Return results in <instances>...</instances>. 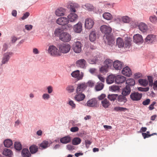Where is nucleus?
<instances>
[{
    "instance_id": "8fccbe9b",
    "label": "nucleus",
    "mask_w": 157,
    "mask_h": 157,
    "mask_svg": "<svg viewBox=\"0 0 157 157\" xmlns=\"http://www.w3.org/2000/svg\"><path fill=\"white\" fill-rule=\"evenodd\" d=\"M139 83L141 85L146 86L148 84V81L146 79H140L139 80Z\"/></svg>"
},
{
    "instance_id": "c85d7f7f",
    "label": "nucleus",
    "mask_w": 157,
    "mask_h": 157,
    "mask_svg": "<svg viewBox=\"0 0 157 157\" xmlns=\"http://www.w3.org/2000/svg\"><path fill=\"white\" fill-rule=\"evenodd\" d=\"M21 154L23 157H31V154L27 148H24L22 149Z\"/></svg>"
},
{
    "instance_id": "13d9d810",
    "label": "nucleus",
    "mask_w": 157,
    "mask_h": 157,
    "mask_svg": "<svg viewBox=\"0 0 157 157\" xmlns=\"http://www.w3.org/2000/svg\"><path fill=\"white\" fill-rule=\"evenodd\" d=\"M86 84L87 85V87L88 86L90 87H92L94 85V83L91 80L89 81L88 82L86 83Z\"/></svg>"
},
{
    "instance_id": "9b49d317",
    "label": "nucleus",
    "mask_w": 157,
    "mask_h": 157,
    "mask_svg": "<svg viewBox=\"0 0 157 157\" xmlns=\"http://www.w3.org/2000/svg\"><path fill=\"white\" fill-rule=\"evenodd\" d=\"M100 30L102 33L107 34H110L112 30L110 27L106 25H103L100 27Z\"/></svg>"
},
{
    "instance_id": "2eb2a0df",
    "label": "nucleus",
    "mask_w": 157,
    "mask_h": 157,
    "mask_svg": "<svg viewBox=\"0 0 157 157\" xmlns=\"http://www.w3.org/2000/svg\"><path fill=\"white\" fill-rule=\"evenodd\" d=\"M73 29L76 33H80L82 30V24L81 22L79 21L74 26Z\"/></svg>"
},
{
    "instance_id": "4d7b16f0",
    "label": "nucleus",
    "mask_w": 157,
    "mask_h": 157,
    "mask_svg": "<svg viewBox=\"0 0 157 157\" xmlns=\"http://www.w3.org/2000/svg\"><path fill=\"white\" fill-rule=\"evenodd\" d=\"M61 29L59 28H58L56 29L55 31L54 34L56 36H60L61 34Z\"/></svg>"
},
{
    "instance_id": "aec40b11",
    "label": "nucleus",
    "mask_w": 157,
    "mask_h": 157,
    "mask_svg": "<svg viewBox=\"0 0 157 157\" xmlns=\"http://www.w3.org/2000/svg\"><path fill=\"white\" fill-rule=\"evenodd\" d=\"M125 96H126L122 94V95H117V100L118 102L124 104L126 103L127 101V99Z\"/></svg>"
},
{
    "instance_id": "4468645a",
    "label": "nucleus",
    "mask_w": 157,
    "mask_h": 157,
    "mask_svg": "<svg viewBox=\"0 0 157 157\" xmlns=\"http://www.w3.org/2000/svg\"><path fill=\"white\" fill-rule=\"evenodd\" d=\"M102 59V57L100 55H97L93 59H89V62L91 64H95L98 61H101Z\"/></svg>"
},
{
    "instance_id": "774afa93",
    "label": "nucleus",
    "mask_w": 157,
    "mask_h": 157,
    "mask_svg": "<svg viewBox=\"0 0 157 157\" xmlns=\"http://www.w3.org/2000/svg\"><path fill=\"white\" fill-rule=\"evenodd\" d=\"M153 89L154 90H157V80L155 81L152 84Z\"/></svg>"
},
{
    "instance_id": "603ef678",
    "label": "nucleus",
    "mask_w": 157,
    "mask_h": 157,
    "mask_svg": "<svg viewBox=\"0 0 157 157\" xmlns=\"http://www.w3.org/2000/svg\"><path fill=\"white\" fill-rule=\"evenodd\" d=\"M108 68V67L104 65L103 66H102L100 68V71L102 73L106 72Z\"/></svg>"
},
{
    "instance_id": "473e14b6",
    "label": "nucleus",
    "mask_w": 157,
    "mask_h": 157,
    "mask_svg": "<svg viewBox=\"0 0 157 157\" xmlns=\"http://www.w3.org/2000/svg\"><path fill=\"white\" fill-rule=\"evenodd\" d=\"M117 45L119 48H123L124 46L123 40L120 37H119L117 40Z\"/></svg>"
},
{
    "instance_id": "09e8293b",
    "label": "nucleus",
    "mask_w": 157,
    "mask_h": 157,
    "mask_svg": "<svg viewBox=\"0 0 157 157\" xmlns=\"http://www.w3.org/2000/svg\"><path fill=\"white\" fill-rule=\"evenodd\" d=\"M86 9L88 11H92L94 9V6L90 3H86L85 5Z\"/></svg>"
},
{
    "instance_id": "6ab92c4d",
    "label": "nucleus",
    "mask_w": 157,
    "mask_h": 157,
    "mask_svg": "<svg viewBox=\"0 0 157 157\" xmlns=\"http://www.w3.org/2000/svg\"><path fill=\"white\" fill-rule=\"evenodd\" d=\"M86 61L84 59H81L76 61V66L78 67L84 68L85 67Z\"/></svg>"
},
{
    "instance_id": "052dcab7",
    "label": "nucleus",
    "mask_w": 157,
    "mask_h": 157,
    "mask_svg": "<svg viewBox=\"0 0 157 157\" xmlns=\"http://www.w3.org/2000/svg\"><path fill=\"white\" fill-rule=\"evenodd\" d=\"M139 90L142 92H147L149 90V87L142 88L140 87L138 88Z\"/></svg>"
},
{
    "instance_id": "58836bf2",
    "label": "nucleus",
    "mask_w": 157,
    "mask_h": 157,
    "mask_svg": "<svg viewBox=\"0 0 157 157\" xmlns=\"http://www.w3.org/2000/svg\"><path fill=\"white\" fill-rule=\"evenodd\" d=\"M96 33L95 31L91 32L89 35V39L91 41L94 42L96 39Z\"/></svg>"
},
{
    "instance_id": "72a5a7b5",
    "label": "nucleus",
    "mask_w": 157,
    "mask_h": 157,
    "mask_svg": "<svg viewBox=\"0 0 157 157\" xmlns=\"http://www.w3.org/2000/svg\"><path fill=\"white\" fill-rule=\"evenodd\" d=\"M116 77L114 75H110L108 76L106 79V82L108 84L113 83L114 80H115Z\"/></svg>"
},
{
    "instance_id": "f3484780",
    "label": "nucleus",
    "mask_w": 157,
    "mask_h": 157,
    "mask_svg": "<svg viewBox=\"0 0 157 157\" xmlns=\"http://www.w3.org/2000/svg\"><path fill=\"white\" fill-rule=\"evenodd\" d=\"M85 95L82 93H77L75 97V100L77 101H80L84 100L85 98Z\"/></svg>"
},
{
    "instance_id": "39448f33",
    "label": "nucleus",
    "mask_w": 157,
    "mask_h": 157,
    "mask_svg": "<svg viewBox=\"0 0 157 157\" xmlns=\"http://www.w3.org/2000/svg\"><path fill=\"white\" fill-rule=\"evenodd\" d=\"M82 44L79 41H77L73 44V51L76 53H79L82 51Z\"/></svg>"
},
{
    "instance_id": "a19ab883",
    "label": "nucleus",
    "mask_w": 157,
    "mask_h": 157,
    "mask_svg": "<svg viewBox=\"0 0 157 157\" xmlns=\"http://www.w3.org/2000/svg\"><path fill=\"white\" fill-rule=\"evenodd\" d=\"M128 110L127 108L119 106L115 107L113 109V110L116 112H125Z\"/></svg>"
},
{
    "instance_id": "338daca9",
    "label": "nucleus",
    "mask_w": 157,
    "mask_h": 157,
    "mask_svg": "<svg viewBox=\"0 0 157 157\" xmlns=\"http://www.w3.org/2000/svg\"><path fill=\"white\" fill-rule=\"evenodd\" d=\"M78 130L79 128L77 127H73L71 128L70 129L71 131L72 132H76L78 131Z\"/></svg>"
},
{
    "instance_id": "393cba45",
    "label": "nucleus",
    "mask_w": 157,
    "mask_h": 157,
    "mask_svg": "<svg viewBox=\"0 0 157 157\" xmlns=\"http://www.w3.org/2000/svg\"><path fill=\"white\" fill-rule=\"evenodd\" d=\"M65 12V9L60 7L56 10L55 14L58 16H61L64 15Z\"/></svg>"
},
{
    "instance_id": "a211bd4d",
    "label": "nucleus",
    "mask_w": 157,
    "mask_h": 157,
    "mask_svg": "<svg viewBox=\"0 0 157 157\" xmlns=\"http://www.w3.org/2000/svg\"><path fill=\"white\" fill-rule=\"evenodd\" d=\"M122 74L127 76L129 77L132 74V72L129 68L126 66L124 68L122 71Z\"/></svg>"
},
{
    "instance_id": "2f4dec72",
    "label": "nucleus",
    "mask_w": 157,
    "mask_h": 157,
    "mask_svg": "<svg viewBox=\"0 0 157 157\" xmlns=\"http://www.w3.org/2000/svg\"><path fill=\"white\" fill-rule=\"evenodd\" d=\"M101 103L102 106L105 108H108L111 105L110 103L106 98H105L102 101Z\"/></svg>"
},
{
    "instance_id": "f03ea898",
    "label": "nucleus",
    "mask_w": 157,
    "mask_h": 157,
    "mask_svg": "<svg viewBox=\"0 0 157 157\" xmlns=\"http://www.w3.org/2000/svg\"><path fill=\"white\" fill-rule=\"evenodd\" d=\"M48 53L51 55L54 56H58L61 55V53L58 51V49L55 46H50L48 49Z\"/></svg>"
},
{
    "instance_id": "f8f14e48",
    "label": "nucleus",
    "mask_w": 157,
    "mask_h": 157,
    "mask_svg": "<svg viewBox=\"0 0 157 157\" xmlns=\"http://www.w3.org/2000/svg\"><path fill=\"white\" fill-rule=\"evenodd\" d=\"M87 87V86L85 82L78 84L76 89V93H82Z\"/></svg>"
},
{
    "instance_id": "ddd939ff",
    "label": "nucleus",
    "mask_w": 157,
    "mask_h": 157,
    "mask_svg": "<svg viewBox=\"0 0 157 157\" xmlns=\"http://www.w3.org/2000/svg\"><path fill=\"white\" fill-rule=\"evenodd\" d=\"M133 41L136 44L142 43L143 42L142 36L138 34H136L133 36Z\"/></svg>"
},
{
    "instance_id": "5fc2aeb1",
    "label": "nucleus",
    "mask_w": 157,
    "mask_h": 157,
    "mask_svg": "<svg viewBox=\"0 0 157 157\" xmlns=\"http://www.w3.org/2000/svg\"><path fill=\"white\" fill-rule=\"evenodd\" d=\"M147 78L149 81V85L150 86H152L153 83V78L152 76H147Z\"/></svg>"
},
{
    "instance_id": "7c9ffc66",
    "label": "nucleus",
    "mask_w": 157,
    "mask_h": 157,
    "mask_svg": "<svg viewBox=\"0 0 157 157\" xmlns=\"http://www.w3.org/2000/svg\"><path fill=\"white\" fill-rule=\"evenodd\" d=\"M3 154L6 156L10 157L13 155V152L10 149L6 148L3 150Z\"/></svg>"
},
{
    "instance_id": "bf43d9fd",
    "label": "nucleus",
    "mask_w": 157,
    "mask_h": 157,
    "mask_svg": "<svg viewBox=\"0 0 157 157\" xmlns=\"http://www.w3.org/2000/svg\"><path fill=\"white\" fill-rule=\"evenodd\" d=\"M30 15V13L28 12H26L24 13L23 16L21 18L22 20H25Z\"/></svg>"
},
{
    "instance_id": "4be33fe9",
    "label": "nucleus",
    "mask_w": 157,
    "mask_h": 157,
    "mask_svg": "<svg viewBox=\"0 0 157 157\" xmlns=\"http://www.w3.org/2000/svg\"><path fill=\"white\" fill-rule=\"evenodd\" d=\"M139 30L143 33L147 32V30L148 27L147 25L144 22H141L138 25Z\"/></svg>"
},
{
    "instance_id": "69168bd1",
    "label": "nucleus",
    "mask_w": 157,
    "mask_h": 157,
    "mask_svg": "<svg viewBox=\"0 0 157 157\" xmlns=\"http://www.w3.org/2000/svg\"><path fill=\"white\" fill-rule=\"evenodd\" d=\"M67 149L69 151H73L75 149L74 146L70 144H68L67 146Z\"/></svg>"
},
{
    "instance_id": "f704fd0d",
    "label": "nucleus",
    "mask_w": 157,
    "mask_h": 157,
    "mask_svg": "<svg viewBox=\"0 0 157 157\" xmlns=\"http://www.w3.org/2000/svg\"><path fill=\"white\" fill-rule=\"evenodd\" d=\"M102 17L105 19L107 20H110L112 19V14L108 12H105L102 14Z\"/></svg>"
},
{
    "instance_id": "0eeeda50",
    "label": "nucleus",
    "mask_w": 157,
    "mask_h": 157,
    "mask_svg": "<svg viewBox=\"0 0 157 157\" xmlns=\"http://www.w3.org/2000/svg\"><path fill=\"white\" fill-rule=\"evenodd\" d=\"M56 23L60 25H65L69 23L68 20L66 17H60L59 18L56 20Z\"/></svg>"
},
{
    "instance_id": "6e6d98bb",
    "label": "nucleus",
    "mask_w": 157,
    "mask_h": 157,
    "mask_svg": "<svg viewBox=\"0 0 157 157\" xmlns=\"http://www.w3.org/2000/svg\"><path fill=\"white\" fill-rule=\"evenodd\" d=\"M68 104L71 107L72 109H74L76 108V105L73 101L70 100Z\"/></svg>"
},
{
    "instance_id": "c756f323",
    "label": "nucleus",
    "mask_w": 157,
    "mask_h": 157,
    "mask_svg": "<svg viewBox=\"0 0 157 157\" xmlns=\"http://www.w3.org/2000/svg\"><path fill=\"white\" fill-rule=\"evenodd\" d=\"M113 61L112 60L109 59H106L104 62V65L106 66L108 68H110L112 65H113Z\"/></svg>"
},
{
    "instance_id": "423d86ee",
    "label": "nucleus",
    "mask_w": 157,
    "mask_h": 157,
    "mask_svg": "<svg viewBox=\"0 0 157 157\" xmlns=\"http://www.w3.org/2000/svg\"><path fill=\"white\" fill-rule=\"evenodd\" d=\"M94 24V20L91 18H87L85 20V26L88 29H90L92 28Z\"/></svg>"
},
{
    "instance_id": "de8ad7c7",
    "label": "nucleus",
    "mask_w": 157,
    "mask_h": 157,
    "mask_svg": "<svg viewBox=\"0 0 157 157\" xmlns=\"http://www.w3.org/2000/svg\"><path fill=\"white\" fill-rule=\"evenodd\" d=\"M14 147L16 150L20 151L22 149L21 144L20 142H15L14 144Z\"/></svg>"
},
{
    "instance_id": "a878e982",
    "label": "nucleus",
    "mask_w": 157,
    "mask_h": 157,
    "mask_svg": "<svg viewBox=\"0 0 157 157\" xmlns=\"http://www.w3.org/2000/svg\"><path fill=\"white\" fill-rule=\"evenodd\" d=\"M71 138L70 136H67L61 138L60 140L61 143L63 144H66L70 142Z\"/></svg>"
},
{
    "instance_id": "0e129e2a",
    "label": "nucleus",
    "mask_w": 157,
    "mask_h": 157,
    "mask_svg": "<svg viewBox=\"0 0 157 157\" xmlns=\"http://www.w3.org/2000/svg\"><path fill=\"white\" fill-rule=\"evenodd\" d=\"M156 103V102L155 101L153 102L148 107V109L149 110H151L154 109V105Z\"/></svg>"
},
{
    "instance_id": "3c124183",
    "label": "nucleus",
    "mask_w": 157,
    "mask_h": 157,
    "mask_svg": "<svg viewBox=\"0 0 157 157\" xmlns=\"http://www.w3.org/2000/svg\"><path fill=\"white\" fill-rule=\"evenodd\" d=\"M66 90L68 92L72 93L75 90V88L73 86L69 85L66 88Z\"/></svg>"
},
{
    "instance_id": "680f3d73",
    "label": "nucleus",
    "mask_w": 157,
    "mask_h": 157,
    "mask_svg": "<svg viewBox=\"0 0 157 157\" xmlns=\"http://www.w3.org/2000/svg\"><path fill=\"white\" fill-rule=\"evenodd\" d=\"M151 100L149 99H147L143 101L142 104L144 105H149L150 103Z\"/></svg>"
},
{
    "instance_id": "e433bc0d",
    "label": "nucleus",
    "mask_w": 157,
    "mask_h": 157,
    "mask_svg": "<svg viewBox=\"0 0 157 157\" xmlns=\"http://www.w3.org/2000/svg\"><path fill=\"white\" fill-rule=\"evenodd\" d=\"M4 144L5 147H10L12 145L13 142L12 140L7 139L4 141Z\"/></svg>"
},
{
    "instance_id": "cd10ccee",
    "label": "nucleus",
    "mask_w": 157,
    "mask_h": 157,
    "mask_svg": "<svg viewBox=\"0 0 157 157\" xmlns=\"http://www.w3.org/2000/svg\"><path fill=\"white\" fill-rule=\"evenodd\" d=\"M126 85L129 86L130 87L133 86L135 84V81L134 79L132 78H128L126 80Z\"/></svg>"
},
{
    "instance_id": "7ed1b4c3",
    "label": "nucleus",
    "mask_w": 157,
    "mask_h": 157,
    "mask_svg": "<svg viewBox=\"0 0 157 157\" xmlns=\"http://www.w3.org/2000/svg\"><path fill=\"white\" fill-rule=\"evenodd\" d=\"M130 98L132 100L134 101H140L142 97V94L138 92H132L130 95Z\"/></svg>"
},
{
    "instance_id": "b1692460",
    "label": "nucleus",
    "mask_w": 157,
    "mask_h": 157,
    "mask_svg": "<svg viewBox=\"0 0 157 157\" xmlns=\"http://www.w3.org/2000/svg\"><path fill=\"white\" fill-rule=\"evenodd\" d=\"M87 105L90 107H93L97 106V101L95 98H92L88 101L86 103Z\"/></svg>"
},
{
    "instance_id": "e2e57ef3",
    "label": "nucleus",
    "mask_w": 157,
    "mask_h": 157,
    "mask_svg": "<svg viewBox=\"0 0 157 157\" xmlns=\"http://www.w3.org/2000/svg\"><path fill=\"white\" fill-rule=\"evenodd\" d=\"M85 145L86 147L88 148L90 145L91 144L92 142L89 140H85Z\"/></svg>"
},
{
    "instance_id": "c03bdc74",
    "label": "nucleus",
    "mask_w": 157,
    "mask_h": 157,
    "mask_svg": "<svg viewBox=\"0 0 157 157\" xmlns=\"http://www.w3.org/2000/svg\"><path fill=\"white\" fill-rule=\"evenodd\" d=\"M106 35V38L108 40L107 43L109 45H111L113 42L111 36L109 34H107Z\"/></svg>"
},
{
    "instance_id": "6e6552de",
    "label": "nucleus",
    "mask_w": 157,
    "mask_h": 157,
    "mask_svg": "<svg viewBox=\"0 0 157 157\" xmlns=\"http://www.w3.org/2000/svg\"><path fill=\"white\" fill-rule=\"evenodd\" d=\"M72 76L74 78H76L78 80L82 79L83 76V73L82 72L80 73L79 70H76L73 71L71 74Z\"/></svg>"
},
{
    "instance_id": "bb28decb",
    "label": "nucleus",
    "mask_w": 157,
    "mask_h": 157,
    "mask_svg": "<svg viewBox=\"0 0 157 157\" xmlns=\"http://www.w3.org/2000/svg\"><path fill=\"white\" fill-rule=\"evenodd\" d=\"M145 40L147 42L149 41V42L153 43L156 40L155 36L153 35H149L147 36Z\"/></svg>"
},
{
    "instance_id": "412c9836",
    "label": "nucleus",
    "mask_w": 157,
    "mask_h": 157,
    "mask_svg": "<svg viewBox=\"0 0 157 157\" xmlns=\"http://www.w3.org/2000/svg\"><path fill=\"white\" fill-rule=\"evenodd\" d=\"M126 80V78L122 76L118 75L116 77L115 82L118 84H119L124 82Z\"/></svg>"
},
{
    "instance_id": "f257e3e1",
    "label": "nucleus",
    "mask_w": 157,
    "mask_h": 157,
    "mask_svg": "<svg viewBox=\"0 0 157 157\" xmlns=\"http://www.w3.org/2000/svg\"><path fill=\"white\" fill-rule=\"evenodd\" d=\"M59 48L61 53L66 54L70 51L71 47L68 44L62 43L59 45Z\"/></svg>"
},
{
    "instance_id": "864d4df0",
    "label": "nucleus",
    "mask_w": 157,
    "mask_h": 157,
    "mask_svg": "<svg viewBox=\"0 0 157 157\" xmlns=\"http://www.w3.org/2000/svg\"><path fill=\"white\" fill-rule=\"evenodd\" d=\"M122 21L124 23H128L130 21V18L127 16H123L122 17Z\"/></svg>"
},
{
    "instance_id": "37998d69",
    "label": "nucleus",
    "mask_w": 157,
    "mask_h": 157,
    "mask_svg": "<svg viewBox=\"0 0 157 157\" xmlns=\"http://www.w3.org/2000/svg\"><path fill=\"white\" fill-rule=\"evenodd\" d=\"M117 94H109L107 98L110 101H114L115 100H117Z\"/></svg>"
},
{
    "instance_id": "79ce46f5",
    "label": "nucleus",
    "mask_w": 157,
    "mask_h": 157,
    "mask_svg": "<svg viewBox=\"0 0 157 157\" xmlns=\"http://www.w3.org/2000/svg\"><path fill=\"white\" fill-rule=\"evenodd\" d=\"M131 40L130 39L127 38L125 39L124 42V47L125 48H129L131 46Z\"/></svg>"
},
{
    "instance_id": "49530a36",
    "label": "nucleus",
    "mask_w": 157,
    "mask_h": 157,
    "mask_svg": "<svg viewBox=\"0 0 157 157\" xmlns=\"http://www.w3.org/2000/svg\"><path fill=\"white\" fill-rule=\"evenodd\" d=\"M104 87V85L101 83H98L95 86V88L96 90L97 91H100L103 89Z\"/></svg>"
},
{
    "instance_id": "c9c22d12",
    "label": "nucleus",
    "mask_w": 157,
    "mask_h": 157,
    "mask_svg": "<svg viewBox=\"0 0 157 157\" xmlns=\"http://www.w3.org/2000/svg\"><path fill=\"white\" fill-rule=\"evenodd\" d=\"M30 151L32 154L35 153L38 150L37 146L35 145H33L30 146L29 148Z\"/></svg>"
},
{
    "instance_id": "dca6fc26",
    "label": "nucleus",
    "mask_w": 157,
    "mask_h": 157,
    "mask_svg": "<svg viewBox=\"0 0 157 157\" xmlns=\"http://www.w3.org/2000/svg\"><path fill=\"white\" fill-rule=\"evenodd\" d=\"M131 92V88L129 86L126 85L122 90L121 94L126 96L129 95Z\"/></svg>"
},
{
    "instance_id": "5701e85b",
    "label": "nucleus",
    "mask_w": 157,
    "mask_h": 157,
    "mask_svg": "<svg viewBox=\"0 0 157 157\" xmlns=\"http://www.w3.org/2000/svg\"><path fill=\"white\" fill-rule=\"evenodd\" d=\"M13 53L11 52H7L5 53L3 55V57L2 61V63L4 64L7 62L9 60L10 56Z\"/></svg>"
},
{
    "instance_id": "1a4fd4ad",
    "label": "nucleus",
    "mask_w": 157,
    "mask_h": 157,
    "mask_svg": "<svg viewBox=\"0 0 157 157\" xmlns=\"http://www.w3.org/2000/svg\"><path fill=\"white\" fill-rule=\"evenodd\" d=\"M124 64L123 62L119 60H116L113 63V67L117 70H120L123 67Z\"/></svg>"
},
{
    "instance_id": "4c0bfd02",
    "label": "nucleus",
    "mask_w": 157,
    "mask_h": 157,
    "mask_svg": "<svg viewBox=\"0 0 157 157\" xmlns=\"http://www.w3.org/2000/svg\"><path fill=\"white\" fill-rule=\"evenodd\" d=\"M81 142V140L79 137H74L72 140L73 145H76L79 144Z\"/></svg>"
},
{
    "instance_id": "9d476101",
    "label": "nucleus",
    "mask_w": 157,
    "mask_h": 157,
    "mask_svg": "<svg viewBox=\"0 0 157 157\" xmlns=\"http://www.w3.org/2000/svg\"><path fill=\"white\" fill-rule=\"evenodd\" d=\"M78 16L76 14L74 13H71L67 16V19L69 21L75 22L78 20Z\"/></svg>"
},
{
    "instance_id": "a18cd8bd",
    "label": "nucleus",
    "mask_w": 157,
    "mask_h": 157,
    "mask_svg": "<svg viewBox=\"0 0 157 157\" xmlns=\"http://www.w3.org/2000/svg\"><path fill=\"white\" fill-rule=\"evenodd\" d=\"M48 142L47 141H44L40 145V147L42 149H45L48 147Z\"/></svg>"
},
{
    "instance_id": "ea45409f",
    "label": "nucleus",
    "mask_w": 157,
    "mask_h": 157,
    "mask_svg": "<svg viewBox=\"0 0 157 157\" xmlns=\"http://www.w3.org/2000/svg\"><path fill=\"white\" fill-rule=\"evenodd\" d=\"M149 20L151 22L154 24L157 23V17L155 15L150 16L149 17Z\"/></svg>"
},
{
    "instance_id": "20e7f679",
    "label": "nucleus",
    "mask_w": 157,
    "mask_h": 157,
    "mask_svg": "<svg viewBox=\"0 0 157 157\" xmlns=\"http://www.w3.org/2000/svg\"><path fill=\"white\" fill-rule=\"evenodd\" d=\"M59 39L63 42H68L71 40V36L67 33H62L59 36Z\"/></svg>"
}]
</instances>
